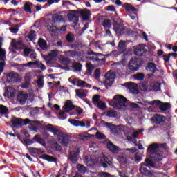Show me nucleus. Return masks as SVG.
Returning <instances> with one entry per match:
<instances>
[{
  "label": "nucleus",
  "instance_id": "obj_1",
  "mask_svg": "<svg viewBox=\"0 0 177 177\" xmlns=\"http://www.w3.org/2000/svg\"><path fill=\"white\" fill-rule=\"evenodd\" d=\"M147 153H149L151 159L145 160V162L147 164L142 163L141 164V167L140 168V172L142 175H146L147 176H153V173L147 170V166L149 168H153L154 162L153 160L155 161H160L162 159L161 155L158 153V145L157 144H152L150 145L147 149Z\"/></svg>",
  "mask_w": 177,
  "mask_h": 177
},
{
  "label": "nucleus",
  "instance_id": "obj_2",
  "mask_svg": "<svg viewBox=\"0 0 177 177\" xmlns=\"http://www.w3.org/2000/svg\"><path fill=\"white\" fill-rule=\"evenodd\" d=\"M47 131L53 133L54 136H56L58 141L64 146L68 145V136L64 134L59 128L52 124H47L45 127Z\"/></svg>",
  "mask_w": 177,
  "mask_h": 177
},
{
  "label": "nucleus",
  "instance_id": "obj_3",
  "mask_svg": "<svg viewBox=\"0 0 177 177\" xmlns=\"http://www.w3.org/2000/svg\"><path fill=\"white\" fill-rule=\"evenodd\" d=\"M103 160L102 158H97V159H92L91 156H85L84 158V162L87 167H92L95 164H102L104 168H107V164L111 165V159H109L106 156L102 155Z\"/></svg>",
  "mask_w": 177,
  "mask_h": 177
},
{
  "label": "nucleus",
  "instance_id": "obj_4",
  "mask_svg": "<svg viewBox=\"0 0 177 177\" xmlns=\"http://www.w3.org/2000/svg\"><path fill=\"white\" fill-rule=\"evenodd\" d=\"M52 19H48L46 21L47 23V28L48 31L50 32L53 37L56 35V32H57V28L55 26H53V23H57L58 21H62L63 16L59 15L57 14H55L54 15L50 16Z\"/></svg>",
  "mask_w": 177,
  "mask_h": 177
},
{
  "label": "nucleus",
  "instance_id": "obj_5",
  "mask_svg": "<svg viewBox=\"0 0 177 177\" xmlns=\"http://www.w3.org/2000/svg\"><path fill=\"white\" fill-rule=\"evenodd\" d=\"M109 104L115 109L120 110L122 109V107H128L129 102H128V100H127L125 97L122 95H115Z\"/></svg>",
  "mask_w": 177,
  "mask_h": 177
},
{
  "label": "nucleus",
  "instance_id": "obj_6",
  "mask_svg": "<svg viewBox=\"0 0 177 177\" xmlns=\"http://www.w3.org/2000/svg\"><path fill=\"white\" fill-rule=\"evenodd\" d=\"M67 17L69 21H72L75 26H77L79 21L78 15H77V10H69Z\"/></svg>",
  "mask_w": 177,
  "mask_h": 177
},
{
  "label": "nucleus",
  "instance_id": "obj_7",
  "mask_svg": "<svg viewBox=\"0 0 177 177\" xmlns=\"http://www.w3.org/2000/svg\"><path fill=\"white\" fill-rule=\"evenodd\" d=\"M114 80H115V73L108 72L105 75V85L108 86H111L114 82Z\"/></svg>",
  "mask_w": 177,
  "mask_h": 177
},
{
  "label": "nucleus",
  "instance_id": "obj_8",
  "mask_svg": "<svg viewBox=\"0 0 177 177\" xmlns=\"http://www.w3.org/2000/svg\"><path fill=\"white\" fill-rule=\"evenodd\" d=\"M24 67H30V66H36V68H41V70H46V66L39 61L29 62L27 64H23Z\"/></svg>",
  "mask_w": 177,
  "mask_h": 177
},
{
  "label": "nucleus",
  "instance_id": "obj_9",
  "mask_svg": "<svg viewBox=\"0 0 177 177\" xmlns=\"http://www.w3.org/2000/svg\"><path fill=\"white\" fill-rule=\"evenodd\" d=\"M78 154H80V149L75 148L73 151H70V156L69 160L73 162V164H76L78 161Z\"/></svg>",
  "mask_w": 177,
  "mask_h": 177
},
{
  "label": "nucleus",
  "instance_id": "obj_10",
  "mask_svg": "<svg viewBox=\"0 0 177 177\" xmlns=\"http://www.w3.org/2000/svg\"><path fill=\"white\" fill-rule=\"evenodd\" d=\"M17 99L18 102H19L20 104H21V106H24V104H26V102H27V99H28V94L24 92H20L17 95Z\"/></svg>",
  "mask_w": 177,
  "mask_h": 177
},
{
  "label": "nucleus",
  "instance_id": "obj_11",
  "mask_svg": "<svg viewBox=\"0 0 177 177\" xmlns=\"http://www.w3.org/2000/svg\"><path fill=\"white\" fill-rule=\"evenodd\" d=\"M138 58H132L129 64V68L131 71H138L139 70V64H138Z\"/></svg>",
  "mask_w": 177,
  "mask_h": 177
},
{
  "label": "nucleus",
  "instance_id": "obj_12",
  "mask_svg": "<svg viewBox=\"0 0 177 177\" xmlns=\"http://www.w3.org/2000/svg\"><path fill=\"white\" fill-rule=\"evenodd\" d=\"M123 86H126L131 93H138V84L129 82L124 84Z\"/></svg>",
  "mask_w": 177,
  "mask_h": 177
},
{
  "label": "nucleus",
  "instance_id": "obj_13",
  "mask_svg": "<svg viewBox=\"0 0 177 177\" xmlns=\"http://www.w3.org/2000/svg\"><path fill=\"white\" fill-rule=\"evenodd\" d=\"M7 80L8 82H19V74L15 72H10L7 74Z\"/></svg>",
  "mask_w": 177,
  "mask_h": 177
},
{
  "label": "nucleus",
  "instance_id": "obj_14",
  "mask_svg": "<svg viewBox=\"0 0 177 177\" xmlns=\"http://www.w3.org/2000/svg\"><path fill=\"white\" fill-rule=\"evenodd\" d=\"M146 52V48L143 44L138 46L134 50V53L136 55V56H143Z\"/></svg>",
  "mask_w": 177,
  "mask_h": 177
},
{
  "label": "nucleus",
  "instance_id": "obj_15",
  "mask_svg": "<svg viewBox=\"0 0 177 177\" xmlns=\"http://www.w3.org/2000/svg\"><path fill=\"white\" fill-rule=\"evenodd\" d=\"M149 91H151L152 92H157V91H161V82H151L149 85Z\"/></svg>",
  "mask_w": 177,
  "mask_h": 177
},
{
  "label": "nucleus",
  "instance_id": "obj_16",
  "mask_svg": "<svg viewBox=\"0 0 177 177\" xmlns=\"http://www.w3.org/2000/svg\"><path fill=\"white\" fill-rule=\"evenodd\" d=\"M152 120L157 124H164V122H165V120H167V118L162 115L156 114L152 118Z\"/></svg>",
  "mask_w": 177,
  "mask_h": 177
},
{
  "label": "nucleus",
  "instance_id": "obj_17",
  "mask_svg": "<svg viewBox=\"0 0 177 177\" xmlns=\"http://www.w3.org/2000/svg\"><path fill=\"white\" fill-rule=\"evenodd\" d=\"M106 147L109 151H111V153H113L114 154H117V153L120 151V148L110 141L107 142Z\"/></svg>",
  "mask_w": 177,
  "mask_h": 177
},
{
  "label": "nucleus",
  "instance_id": "obj_18",
  "mask_svg": "<svg viewBox=\"0 0 177 177\" xmlns=\"http://www.w3.org/2000/svg\"><path fill=\"white\" fill-rule=\"evenodd\" d=\"M11 122L14 128H21V127H23V120H21V118H12Z\"/></svg>",
  "mask_w": 177,
  "mask_h": 177
},
{
  "label": "nucleus",
  "instance_id": "obj_19",
  "mask_svg": "<svg viewBox=\"0 0 177 177\" xmlns=\"http://www.w3.org/2000/svg\"><path fill=\"white\" fill-rule=\"evenodd\" d=\"M105 125L107 128H109V129H110L112 133L115 134L120 132V126H115L111 123H106Z\"/></svg>",
  "mask_w": 177,
  "mask_h": 177
},
{
  "label": "nucleus",
  "instance_id": "obj_20",
  "mask_svg": "<svg viewBox=\"0 0 177 177\" xmlns=\"http://www.w3.org/2000/svg\"><path fill=\"white\" fill-rule=\"evenodd\" d=\"M68 122H70L71 125H73V127H86L85 122H84L83 121L69 119Z\"/></svg>",
  "mask_w": 177,
  "mask_h": 177
},
{
  "label": "nucleus",
  "instance_id": "obj_21",
  "mask_svg": "<svg viewBox=\"0 0 177 177\" xmlns=\"http://www.w3.org/2000/svg\"><path fill=\"white\" fill-rule=\"evenodd\" d=\"M6 95L8 97H15L16 96V90L13 87L8 86L6 88Z\"/></svg>",
  "mask_w": 177,
  "mask_h": 177
},
{
  "label": "nucleus",
  "instance_id": "obj_22",
  "mask_svg": "<svg viewBox=\"0 0 177 177\" xmlns=\"http://www.w3.org/2000/svg\"><path fill=\"white\" fill-rule=\"evenodd\" d=\"M159 102H160L159 104H155V106L156 107H159L161 111H167V110L169 109V104L168 103L162 104L161 101H159Z\"/></svg>",
  "mask_w": 177,
  "mask_h": 177
},
{
  "label": "nucleus",
  "instance_id": "obj_23",
  "mask_svg": "<svg viewBox=\"0 0 177 177\" xmlns=\"http://www.w3.org/2000/svg\"><path fill=\"white\" fill-rule=\"evenodd\" d=\"M142 106H155V104H160V100H156L153 101H147L146 100H143L142 102H140Z\"/></svg>",
  "mask_w": 177,
  "mask_h": 177
},
{
  "label": "nucleus",
  "instance_id": "obj_24",
  "mask_svg": "<svg viewBox=\"0 0 177 177\" xmlns=\"http://www.w3.org/2000/svg\"><path fill=\"white\" fill-rule=\"evenodd\" d=\"M113 30L115 32H116L117 35H121L122 34H124V26L122 25H114Z\"/></svg>",
  "mask_w": 177,
  "mask_h": 177
},
{
  "label": "nucleus",
  "instance_id": "obj_25",
  "mask_svg": "<svg viewBox=\"0 0 177 177\" xmlns=\"http://www.w3.org/2000/svg\"><path fill=\"white\" fill-rule=\"evenodd\" d=\"M80 15H81L84 20H88V19H89V16H91V11L88 9L81 10L80 11Z\"/></svg>",
  "mask_w": 177,
  "mask_h": 177
},
{
  "label": "nucleus",
  "instance_id": "obj_26",
  "mask_svg": "<svg viewBox=\"0 0 177 177\" xmlns=\"http://www.w3.org/2000/svg\"><path fill=\"white\" fill-rule=\"evenodd\" d=\"M64 111L65 113H69V111H71L73 109H74V106H73V102L71 101H67L65 103V105L63 106Z\"/></svg>",
  "mask_w": 177,
  "mask_h": 177
},
{
  "label": "nucleus",
  "instance_id": "obj_27",
  "mask_svg": "<svg viewBox=\"0 0 177 177\" xmlns=\"http://www.w3.org/2000/svg\"><path fill=\"white\" fill-rule=\"evenodd\" d=\"M28 150L30 154H42L44 153V149L41 148L29 147Z\"/></svg>",
  "mask_w": 177,
  "mask_h": 177
},
{
  "label": "nucleus",
  "instance_id": "obj_28",
  "mask_svg": "<svg viewBox=\"0 0 177 177\" xmlns=\"http://www.w3.org/2000/svg\"><path fill=\"white\" fill-rule=\"evenodd\" d=\"M11 45L15 49H20V46L23 45V41L21 40L12 39Z\"/></svg>",
  "mask_w": 177,
  "mask_h": 177
},
{
  "label": "nucleus",
  "instance_id": "obj_29",
  "mask_svg": "<svg viewBox=\"0 0 177 177\" xmlns=\"http://www.w3.org/2000/svg\"><path fill=\"white\" fill-rule=\"evenodd\" d=\"M92 137H93V135L88 134V133H82L77 135V138L80 139V140H88V139Z\"/></svg>",
  "mask_w": 177,
  "mask_h": 177
},
{
  "label": "nucleus",
  "instance_id": "obj_30",
  "mask_svg": "<svg viewBox=\"0 0 177 177\" xmlns=\"http://www.w3.org/2000/svg\"><path fill=\"white\" fill-rule=\"evenodd\" d=\"M59 55V50H53L48 54L49 60H55L57 58V55Z\"/></svg>",
  "mask_w": 177,
  "mask_h": 177
},
{
  "label": "nucleus",
  "instance_id": "obj_31",
  "mask_svg": "<svg viewBox=\"0 0 177 177\" xmlns=\"http://www.w3.org/2000/svg\"><path fill=\"white\" fill-rule=\"evenodd\" d=\"M77 86H79V88H92V86L91 84H88L86 82L81 80H79L77 81Z\"/></svg>",
  "mask_w": 177,
  "mask_h": 177
},
{
  "label": "nucleus",
  "instance_id": "obj_32",
  "mask_svg": "<svg viewBox=\"0 0 177 177\" xmlns=\"http://www.w3.org/2000/svg\"><path fill=\"white\" fill-rule=\"evenodd\" d=\"M33 5L32 3L26 2L24 5V10L25 12H28V13H32V10H31V8H32Z\"/></svg>",
  "mask_w": 177,
  "mask_h": 177
},
{
  "label": "nucleus",
  "instance_id": "obj_33",
  "mask_svg": "<svg viewBox=\"0 0 177 177\" xmlns=\"http://www.w3.org/2000/svg\"><path fill=\"white\" fill-rule=\"evenodd\" d=\"M147 71H151V73H155L157 71V66L154 64V63H149L146 68Z\"/></svg>",
  "mask_w": 177,
  "mask_h": 177
},
{
  "label": "nucleus",
  "instance_id": "obj_34",
  "mask_svg": "<svg viewBox=\"0 0 177 177\" xmlns=\"http://www.w3.org/2000/svg\"><path fill=\"white\" fill-rule=\"evenodd\" d=\"M33 139L35 140V142H37V143H39L40 145H41V146H46V143L45 142V140H43V138H41L40 136L36 135L35 136Z\"/></svg>",
  "mask_w": 177,
  "mask_h": 177
},
{
  "label": "nucleus",
  "instance_id": "obj_35",
  "mask_svg": "<svg viewBox=\"0 0 177 177\" xmlns=\"http://www.w3.org/2000/svg\"><path fill=\"white\" fill-rule=\"evenodd\" d=\"M75 92L78 97H85V96H86V95L88 94V91L85 90L76 89Z\"/></svg>",
  "mask_w": 177,
  "mask_h": 177
},
{
  "label": "nucleus",
  "instance_id": "obj_36",
  "mask_svg": "<svg viewBox=\"0 0 177 177\" xmlns=\"http://www.w3.org/2000/svg\"><path fill=\"white\" fill-rule=\"evenodd\" d=\"M125 46H127V41L120 40L118 46V50L124 52V50H125Z\"/></svg>",
  "mask_w": 177,
  "mask_h": 177
},
{
  "label": "nucleus",
  "instance_id": "obj_37",
  "mask_svg": "<svg viewBox=\"0 0 177 177\" xmlns=\"http://www.w3.org/2000/svg\"><path fill=\"white\" fill-rule=\"evenodd\" d=\"M123 7L124 8L125 10H127V12H135L136 10L135 7L127 3H124Z\"/></svg>",
  "mask_w": 177,
  "mask_h": 177
},
{
  "label": "nucleus",
  "instance_id": "obj_38",
  "mask_svg": "<svg viewBox=\"0 0 177 177\" xmlns=\"http://www.w3.org/2000/svg\"><path fill=\"white\" fill-rule=\"evenodd\" d=\"M38 45L41 48V49H46L48 48V44H46V41L44 39H39L38 41Z\"/></svg>",
  "mask_w": 177,
  "mask_h": 177
},
{
  "label": "nucleus",
  "instance_id": "obj_39",
  "mask_svg": "<svg viewBox=\"0 0 177 177\" xmlns=\"http://www.w3.org/2000/svg\"><path fill=\"white\" fill-rule=\"evenodd\" d=\"M149 88H150V86H149L148 82H145L140 84V91H142L143 92H146V91H147V89H149Z\"/></svg>",
  "mask_w": 177,
  "mask_h": 177
},
{
  "label": "nucleus",
  "instance_id": "obj_40",
  "mask_svg": "<svg viewBox=\"0 0 177 177\" xmlns=\"http://www.w3.org/2000/svg\"><path fill=\"white\" fill-rule=\"evenodd\" d=\"M64 55L66 56H70L71 57H75V56H78V53L74 50H68L64 52Z\"/></svg>",
  "mask_w": 177,
  "mask_h": 177
},
{
  "label": "nucleus",
  "instance_id": "obj_41",
  "mask_svg": "<svg viewBox=\"0 0 177 177\" xmlns=\"http://www.w3.org/2000/svg\"><path fill=\"white\" fill-rule=\"evenodd\" d=\"M142 132H145V129H138V130L133 132V134H132L133 139L134 140H135V139H138L139 135H140V133H142Z\"/></svg>",
  "mask_w": 177,
  "mask_h": 177
},
{
  "label": "nucleus",
  "instance_id": "obj_42",
  "mask_svg": "<svg viewBox=\"0 0 177 177\" xmlns=\"http://www.w3.org/2000/svg\"><path fill=\"white\" fill-rule=\"evenodd\" d=\"M88 55H93L94 56L90 57V60H93V62H99V58H97V56H100V54L93 53V51L90 52Z\"/></svg>",
  "mask_w": 177,
  "mask_h": 177
},
{
  "label": "nucleus",
  "instance_id": "obj_43",
  "mask_svg": "<svg viewBox=\"0 0 177 177\" xmlns=\"http://www.w3.org/2000/svg\"><path fill=\"white\" fill-rule=\"evenodd\" d=\"M51 147L52 149H55L57 151H62V146L57 142H53Z\"/></svg>",
  "mask_w": 177,
  "mask_h": 177
},
{
  "label": "nucleus",
  "instance_id": "obj_44",
  "mask_svg": "<svg viewBox=\"0 0 177 177\" xmlns=\"http://www.w3.org/2000/svg\"><path fill=\"white\" fill-rule=\"evenodd\" d=\"M86 67H87V74L90 75L92 74V71L95 69V66L91 62H88L86 64Z\"/></svg>",
  "mask_w": 177,
  "mask_h": 177
},
{
  "label": "nucleus",
  "instance_id": "obj_45",
  "mask_svg": "<svg viewBox=\"0 0 177 177\" xmlns=\"http://www.w3.org/2000/svg\"><path fill=\"white\" fill-rule=\"evenodd\" d=\"M19 27H21V25L16 24L15 27H10L9 30L12 34H17L19 32Z\"/></svg>",
  "mask_w": 177,
  "mask_h": 177
},
{
  "label": "nucleus",
  "instance_id": "obj_46",
  "mask_svg": "<svg viewBox=\"0 0 177 177\" xmlns=\"http://www.w3.org/2000/svg\"><path fill=\"white\" fill-rule=\"evenodd\" d=\"M28 124H30V125H37V124H38V122L35 120L31 121L28 118L24 120V125H28Z\"/></svg>",
  "mask_w": 177,
  "mask_h": 177
},
{
  "label": "nucleus",
  "instance_id": "obj_47",
  "mask_svg": "<svg viewBox=\"0 0 177 177\" xmlns=\"http://www.w3.org/2000/svg\"><path fill=\"white\" fill-rule=\"evenodd\" d=\"M37 2H48V5H53V3H58L60 2V0H36Z\"/></svg>",
  "mask_w": 177,
  "mask_h": 177
},
{
  "label": "nucleus",
  "instance_id": "obj_48",
  "mask_svg": "<svg viewBox=\"0 0 177 177\" xmlns=\"http://www.w3.org/2000/svg\"><path fill=\"white\" fill-rule=\"evenodd\" d=\"M77 169L80 172V174H85V172H86V167L80 164L77 165Z\"/></svg>",
  "mask_w": 177,
  "mask_h": 177
},
{
  "label": "nucleus",
  "instance_id": "obj_49",
  "mask_svg": "<svg viewBox=\"0 0 177 177\" xmlns=\"http://www.w3.org/2000/svg\"><path fill=\"white\" fill-rule=\"evenodd\" d=\"M2 43L0 41V60H3V57H6V51L1 48Z\"/></svg>",
  "mask_w": 177,
  "mask_h": 177
},
{
  "label": "nucleus",
  "instance_id": "obj_50",
  "mask_svg": "<svg viewBox=\"0 0 177 177\" xmlns=\"http://www.w3.org/2000/svg\"><path fill=\"white\" fill-rule=\"evenodd\" d=\"M102 26L104 28H110V27H111V21H110V19L104 20Z\"/></svg>",
  "mask_w": 177,
  "mask_h": 177
},
{
  "label": "nucleus",
  "instance_id": "obj_51",
  "mask_svg": "<svg viewBox=\"0 0 177 177\" xmlns=\"http://www.w3.org/2000/svg\"><path fill=\"white\" fill-rule=\"evenodd\" d=\"M133 77H134V80H144L145 78V74L142 73H139L135 74Z\"/></svg>",
  "mask_w": 177,
  "mask_h": 177
},
{
  "label": "nucleus",
  "instance_id": "obj_52",
  "mask_svg": "<svg viewBox=\"0 0 177 177\" xmlns=\"http://www.w3.org/2000/svg\"><path fill=\"white\" fill-rule=\"evenodd\" d=\"M8 107L3 105H0V114H8Z\"/></svg>",
  "mask_w": 177,
  "mask_h": 177
},
{
  "label": "nucleus",
  "instance_id": "obj_53",
  "mask_svg": "<svg viewBox=\"0 0 177 177\" xmlns=\"http://www.w3.org/2000/svg\"><path fill=\"white\" fill-rule=\"evenodd\" d=\"M28 38H29V39H30V41H34V39H35V38H37V34L35 33V31H34V30L30 31V32L28 35Z\"/></svg>",
  "mask_w": 177,
  "mask_h": 177
},
{
  "label": "nucleus",
  "instance_id": "obj_54",
  "mask_svg": "<svg viewBox=\"0 0 177 177\" xmlns=\"http://www.w3.org/2000/svg\"><path fill=\"white\" fill-rule=\"evenodd\" d=\"M100 102V97L98 95H95L93 97V103L95 104V106Z\"/></svg>",
  "mask_w": 177,
  "mask_h": 177
},
{
  "label": "nucleus",
  "instance_id": "obj_55",
  "mask_svg": "<svg viewBox=\"0 0 177 177\" xmlns=\"http://www.w3.org/2000/svg\"><path fill=\"white\" fill-rule=\"evenodd\" d=\"M42 158H44V160H46L47 161H55V158L52 157L49 155H46L44 154L42 156Z\"/></svg>",
  "mask_w": 177,
  "mask_h": 177
},
{
  "label": "nucleus",
  "instance_id": "obj_56",
  "mask_svg": "<svg viewBox=\"0 0 177 177\" xmlns=\"http://www.w3.org/2000/svg\"><path fill=\"white\" fill-rule=\"evenodd\" d=\"M95 137L97 138V139H106V135L103 134V133H100L99 131H97L95 134Z\"/></svg>",
  "mask_w": 177,
  "mask_h": 177
},
{
  "label": "nucleus",
  "instance_id": "obj_57",
  "mask_svg": "<svg viewBox=\"0 0 177 177\" xmlns=\"http://www.w3.org/2000/svg\"><path fill=\"white\" fill-rule=\"evenodd\" d=\"M96 106L98 109H101V110H104V109H106V104L102 101H100Z\"/></svg>",
  "mask_w": 177,
  "mask_h": 177
},
{
  "label": "nucleus",
  "instance_id": "obj_58",
  "mask_svg": "<svg viewBox=\"0 0 177 177\" xmlns=\"http://www.w3.org/2000/svg\"><path fill=\"white\" fill-rule=\"evenodd\" d=\"M62 5L65 9H70V6H71L73 3L70 1H63Z\"/></svg>",
  "mask_w": 177,
  "mask_h": 177
},
{
  "label": "nucleus",
  "instance_id": "obj_59",
  "mask_svg": "<svg viewBox=\"0 0 177 177\" xmlns=\"http://www.w3.org/2000/svg\"><path fill=\"white\" fill-rule=\"evenodd\" d=\"M73 68L75 70V71H80L82 67L81 64L75 63L73 64Z\"/></svg>",
  "mask_w": 177,
  "mask_h": 177
},
{
  "label": "nucleus",
  "instance_id": "obj_60",
  "mask_svg": "<svg viewBox=\"0 0 177 177\" xmlns=\"http://www.w3.org/2000/svg\"><path fill=\"white\" fill-rule=\"evenodd\" d=\"M66 41H68V42H73L74 41V35L73 34L67 35Z\"/></svg>",
  "mask_w": 177,
  "mask_h": 177
},
{
  "label": "nucleus",
  "instance_id": "obj_61",
  "mask_svg": "<svg viewBox=\"0 0 177 177\" xmlns=\"http://www.w3.org/2000/svg\"><path fill=\"white\" fill-rule=\"evenodd\" d=\"M98 177H111V176L107 172H100L98 173Z\"/></svg>",
  "mask_w": 177,
  "mask_h": 177
},
{
  "label": "nucleus",
  "instance_id": "obj_62",
  "mask_svg": "<svg viewBox=\"0 0 177 177\" xmlns=\"http://www.w3.org/2000/svg\"><path fill=\"white\" fill-rule=\"evenodd\" d=\"M64 111H61L59 112V120H66L67 118V115H64Z\"/></svg>",
  "mask_w": 177,
  "mask_h": 177
},
{
  "label": "nucleus",
  "instance_id": "obj_63",
  "mask_svg": "<svg viewBox=\"0 0 177 177\" xmlns=\"http://www.w3.org/2000/svg\"><path fill=\"white\" fill-rule=\"evenodd\" d=\"M33 50H31L30 48H24V53L25 56H28V55H30Z\"/></svg>",
  "mask_w": 177,
  "mask_h": 177
},
{
  "label": "nucleus",
  "instance_id": "obj_64",
  "mask_svg": "<svg viewBox=\"0 0 177 177\" xmlns=\"http://www.w3.org/2000/svg\"><path fill=\"white\" fill-rule=\"evenodd\" d=\"M37 85L39 86V88H43L44 87V79L42 78H39L37 80Z\"/></svg>",
  "mask_w": 177,
  "mask_h": 177
}]
</instances>
